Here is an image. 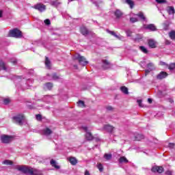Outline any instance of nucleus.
<instances>
[{"label":"nucleus","mask_w":175,"mask_h":175,"mask_svg":"<svg viewBox=\"0 0 175 175\" xmlns=\"http://www.w3.org/2000/svg\"><path fill=\"white\" fill-rule=\"evenodd\" d=\"M15 169L18 170L19 172H22V173H25V174H30V175H43L41 173H39L36 171H33V169L27 167L24 165H16Z\"/></svg>","instance_id":"obj_1"},{"label":"nucleus","mask_w":175,"mask_h":175,"mask_svg":"<svg viewBox=\"0 0 175 175\" xmlns=\"http://www.w3.org/2000/svg\"><path fill=\"white\" fill-rule=\"evenodd\" d=\"M74 59H77L80 65H82V66H85V65L88 64V62L85 59V57L80 55V54H75L74 55Z\"/></svg>","instance_id":"obj_2"},{"label":"nucleus","mask_w":175,"mask_h":175,"mask_svg":"<svg viewBox=\"0 0 175 175\" xmlns=\"http://www.w3.org/2000/svg\"><path fill=\"white\" fill-rule=\"evenodd\" d=\"M10 36L12 38H20L23 37V34H21V31L17 29H14L10 31Z\"/></svg>","instance_id":"obj_3"},{"label":"nucleus","mask_w":175,"mask_h":175,"mask_svg":"<svg viewBox=\"0 0 175 175\" xmlns=\"http://www.w3.org/2000/svg\"><path fill=\"white\" fill-rule=\"evenodd\" d=\"M14 122L18 124V125H23L24 124V121H25V117L23 115H18L16 116L13 117Z\"/></svg>","instance_id":"obj_4"},{"label":"nucleus","mask_w":175,"mask_h":175,"mask_svg":"<svg viewBox=\"0 0 175 175\" xmlns=\"http://www.w3.org/2000/svg\"><path fill=\"white\" fill-rule=\"evenodd\" d=\"M12 136H9L7 135H3L1 136V143H4L5 144H8V143H10V142H12Z\"/></svg>","instance_id":"obj_5"},{"label":"nucleus","mask_w":175,"mask_h":175,"mask_svg":"<svg viewBox=\"0 0 175 175\" xmlns=\"http://www.w3.org/2000/svg\"><path fill=\"white\" fill-rule=\"evenodd\" d=\"M83 131H85V132H86V134H85L86 140H88V141L94 140V136H92V134L91 133L88 132V127L83 126Z\"/></svg>","instance_id":"obj_6"},{"label":"nucleus","mask_w":175,"mask_h":175,"mask_svg":"<svg viewBox=\"0 0 175 175\" xmlns=\"http://www.w3.org/2000/svg\"><path fill=\"white\" fill-rule=\"evenodd\" d=\"M34 9H36L38 12H44V10H46V5L42 3H37L34 5Z\"/></svg>","instance_id":"obj_7"},{"label":"nucleus","mask_w":175,"mask_h":175,"mask_svg":"<svg viewBox=\"0 0 175 175\" xmlns=\"http://www.w3.org/2000/svg\"><path fill=\"white\" fill-rule=\"evenodd\" d=\"M107 33H109V35H111L112 36H114L115 38H116V39H118L119 40H122V39H124V37L121 35H117L116 33V32L113 31H110L109 29H107Z\"/></svg>","instance_id":"obj_8"},{"label":"nucleus","mask_w":175,"mask_h":175,"mask_svg":"<svg viewBox=\"0 0 175 175\" xmlns=\"http://www.w3.org/2000/svg\"><path fill=\"white\" fill-rule=\"evenodd\" d=\"M144 29H148V31H157V27L154 24L144 25Z\"/></svg>","instance_id":"obj_9"},{"label":"nucleus","mask_w":175,"mask_h":175,"mask_svg":"<svg viewBox=\"0 0 175 175\" xmlns=\"http://www.w3.org/2000/svg\"><path fill=\"white\" fill-rule=\"evenodd\" d=\"M104 131H106L109 133H113V131H114L115 128L114 126L110 125V124H105L103 126Z\"/></svg>","instance_id":"obj_10"},{"label":"nucleus","mask_w":175,"mask_h":175,"mask_svg":"<svg viewBox=\"0 0 175 175\" xmlns=\"http://www.w3.org/2000/svg\"><path fill=\"white\" fill-rule=\"evenodd\" d=\"M167 77V74L166 72H161L159 75L157 76V79L158 80H162V79H166Z\"/></svg>","instance_id":"obj_11"},{"label":"nucleus","mask_w":175,"mask_h":175,"mask_svg":"<svg viewBox=\"0 0 175 175\" xmlns=\"http://www.w3.org/2000/svg\"><path fill=\"white\" fill-rule=\"evenodd\" d=\"M153 173H162L163 172V167L159 166H154L152 168Z\"/></svg>","instance_id":"obj_12"},{"label":"nucleus","mask_w":175,"mask_h":175,"mask_svg":"<svg viewBox=\"0 0 175 175\" xmlns=\"http://www.w3.org/2000/svg\"><path fill=\"white\" fill-rule=\"evenodd\" d=\"M80 31H81V33H82V35H83L84 36L88 35V33H90V31H88V29H87V27L82 26L80 28Z\"/></svg>","instance_id":"obj_13"},{"label":"nucleus","mask_w":175,"mask_h":175,"mask_svg":"<svg viewBox=\"0 0 175 175\" xmlns=\"http://www.w3.org/2000/svg\"><path fill=\"white\" fill-rule=\"evenodd\" d=\"M148 46L150 49H155L157 47V42L154 40H149Z\"/></svg>","instance_id":"obj_14"},{"label":"nucleus","mask_w":175,"mask_h":175,"mask_svg":"<svg viewBox=\"0 0 175 175\" xmlns=\"http://www.w3.org/2000/svg\"><path fill=\"white\" fill-rule=\"evenodd\" d=\"M111 66V64L107 60H103V68L104 69H109Z\"/></svg>","instance_id":"obj_15"},{"label":"nucleus","mask_w":175,"mask_h":175,"mask_svg":"<svg viewBox=\"0 0 175 175\" xmlns=\"http://www.w3.org/2000/svg\"><path fill=\"white\" fill-rule=\"evenodd\" d=\"M53 133V131L51 129L49 128H46L42 130V134L44 135L45 136H49Z\"/></svg>","instance_id":"obj_16"},{"label":"nucleus","mask_w":175,"mask_h":175,"mask_svg":"<svg viewBox=\"0 0 175 175\" xmlns=\"http://www.w3.org/2000/svg\"><path fill=\"white\" fill-rule=\"evenodd\" d=\"M114 14L116 18H121V17H122V12H121L120 10H116Z\"/></svg>","instance_id":"obj_17"},{"label":"nucleus","mask_w":175,"mask_h":175,"mask_svg":"<svg viewBox=\"0 0 175 175\" xmlns=\"http://www.w3.org/2000/svg\"><path fill=\"white\" fill-rule=\"evenodd\" d=\"M50 163L53 167H55V169L58 170L60 168L59 165L57 164V161H55L54 159H51Z\"/></svg>","instance_id":"obj_18"},{"label":"nucleus","mask_w":175,"mask_h":175,"mask_svg":"<svg viewBox=\"0 0 175 175\" xmlns=\"http://www.w3.org/2000/svg\"><path fill=\"white\" fill-rule=\"evenodd\" d=\"M68 161L71 165H75L77 164V159L75 157H70L68 158Z\"/></svg>","instance_id":"obj_19"},{"label":"nucleus","mask_w":175,"mask_h":175,"mask_svg":"<svg viewBox=\"0 0 175 175\" xmlns=\"http://www.w3.org/2000/svg\"><path fill=\"white\" fill-rule=\"evenodd\" d=\"M167 12L169 14H174L175 13L174 7L173 6L167 7Z\"/></svg>","instance_id":"obj_20"},{"label":"nucleus","mask_w":175,"mask_h":175,"mask_svg":"<svg viewBox=\"0 0 175 175\" xmlns=\"http://www.w3.org/2000/svg\"><path fill=\"white\" fill-rule=\"evenodd\" d=\"M125 3H127V5H129V7L131 9H133V6H135V3L132 0H124Z\"/></svg>","instance_id":"obj_21"},{"label":"nucleus","mask_w":175,"mask_h":175,"mask_svg":"<svg viewBox=\"0 0 175 175\" xmlns=\"http://www.w3.org/2000/svg\"><path fill=\"white\" fill-rule=\"evenodd\" d=\"M45 65L48 69H50L51 68V62L49 59V57H46L45 59Z\"/></svg>","instance_id":"obj_22"},{"label":"nucleus","mask_w":175,"mask_h":175,"mask_svg":"<svg viewBox=\"0 0 175 175\" xmlns=\"http://www.w3.org/2000/svg\"><path fill=\"white\" fill-rule=\"evenodd\" d=\"M119 162H120V163H128V159H126V157H121L119 159Z\"/></svg>","instance_id":"obj_23"},{"label":"nucleus","mask_w":175,"mask_h":175,"mask_svg":"<svg viewBox=\"0 0 175 175\" xmlns=\"http://www.w3.org/2000/svg\"><path fill=\"white\" fill-rule=\"evenodd\" d=\"M137 16L142 20V21H146V16H144V14L143 12H139Z\"/></svg>","instance_id":"obj_24"},{"label":"nucleus","mask_w":175,"mask_h":175,"mask_svg":"<svg viewBox=\"0 0 175 175\" xmlns=\"http://www.w3.org/2000/svg\"><path fill=\"white\" fill-rule=\"evenodd\" d=\"M51 88H53V83H46L44 85V89L45 90H51Z\"/></svg>","instance_id":"obj_25"},{"label":"nucleus","mask_w":175,"mask_h":175,"mask_svg":"<svg viewBox=\"0 0 175 175\" xmlns=\"http://www.w3.org/2000/svg\"><path fill=\"white\" fill-rule=\"evenodd\" d=\"M142 139H144V136L142 134H138L135 136V140L140 142Z\"/></svg>","instance_id":"obj_26"},{"label":"nucleus","mask_w":175,"mask_h":175,"mask_svg":"<svg viewBox=\"0 0 175 175\" xmlns=\"http://www.w3.org/2000/svg\"><path fill=\"white\" fill-rule=\"evenodd\" d=\"M113 155H111V154H107L105 153L104 155V158L105 159H106V161H110V159H111Z\"/></svg>","instance_id":"obj_27"},{"label":"nucleus","mask_w":175,"mask_h":175,"mask_svg":"<svg viewBox=\"0 0 175 175\" xmlns=\"http://www.w3.org/2000/svg\"><path fill=\"white\" fill-rule=\"evenodd\" d=\"M0 68L2 70H6V65L2 60L0 61Z\"/></svg>","instance_id":"obj_28"},{"label":"nucleus","mask_w":175,"mask_h":175,"mask_svg":"<svg viewBox=\"0 0 175 175\" xmlns=\"http://www.w3.org/2000/svg\"><path fill=\"white\" fill-rule=\"evenodd\" d=\"M120 90H121L122 92H123V94H129L128 88H126L125 86H122V87L120 88Z\"/></svg>","instance_id":"obj_29"},{"label":"nucleus","mask_w":175,"mask_h":175,"mask_svg":"<svg viewBox=\"0 0 175 175\" xmlns=\"http://www.w3.org/2000/svg\"><path fill=\"white\" fill-rule=\"evenodd\" d=\"M51 5L52 6H58L59 5H61V3H59L58 0H55L51 2Z\"/></svg>","instance_id":"obj_30"},{"label":"nucleus","mask_w":175,"mask_h":175,"mask_svg":"<svg viewBox=\"0 0 175 175\" xmlns=\"http://www.w3.org/2000/svg\"><path fill=\"white\" fill-rule=\"evenodd\" d=\"M3 165H13V161L10 160H4L2 162Z\"/></svg>","instance_id":"obj_31"},{"label":"nucleus","mask_w":175,"mask_h":175,"mask_svg":"<svg viewBox=\"0 0 175 175\" xmlns=\"http://www.w3.org/2000/svg\"><path fill=\"white\" fill-rule=\"evenodd\" d=\"M125 32H126V36H128V37L132 36V33H133V31H132V30H131V29H126L125 31Z\"/></svg>","instance_id":"obj_32"},{"label":"nucleus","mask_w":175,"mask_h":175,"mask_svg":"<svg viewBox=\"0 0 175 175\" xmlns=\"http://www.w3.org/2000/svg\"><path fill=\"white\" fill-rule=\"evenodd\" d=\"M139 49L141 50V51H142V53H144L145 54H147V53H148V51L144 46H139Z\"/></svg>","instance_id":"obj_33"},{"label":"nucleus","mask_w":175,"mask_h":175,"mask_svg":"<svg viewBox=\"0 0 175 175\" xmlns=\"http://www.w3.org/2000/svg\"><path fill=\"white\" fill-rule=\"evenodd\" d=\"M168 69H170V70H174V69H175V63H171L168 66Z\"/></svg>","instance_id":"obj_34"},{"label":"nucleus","mask_w":175,"mask_h":175,"mask_svg":"<svg viewBox=\"0 0 175 175\" xmlns=\"http://www.w3.org/2000/svg\"><path fill=\"white\" fill-rule=\"evenodd\" d=\"M78 106L79 107H85V105L84 104V101H83V100L78 101Z\"/></svg>","instance_id":"obj_35"},{"label":"nucleus","mask_w":175,"mask_h":175,"mask_svg":"<svg viewBox=\"0 0 175 175\" xmlns=\"http://www.w3.org/2000/svg\"><path fill=\"white\" fill-rule=\"evenodd\" d=\"M130 21L131 23H137V21H139V19H137V18H135V17H131L130 18Z\"/></svg>","instance_id":"obj_36"},{"label":"nucleus","mask_w":175,"mask_h":175,"mask_svg":"<svg viewBox=\"0 0 175 175\" xmlns=\"http://www.w3.org/2000/svg\"><path fill=\"white\" fill-rule=\"evenodd\" d=\"M169 36H170V38H171L172 39H175V31H172L170 32Z\"/></svg>","instance_id":"obj_37"},{"label":"nucleus","mask_w":175,"mask_h":175,"mask_svg":"<svg viewBox=\"0 0 175 175\" xmlns=\"http://www.w3.org/2000/svg\"><path fill=\"white\" fill-rule=\"evenodd\" d=\"M3 103H4V105H9V103H10V99L4 98L3 99Z\"/></svg>","instance_id":"obj_38"},{"label":"nucleus","mask_w":175,"mask_h":175,"mask_svg":"<svg viewBox=\"0 0 175 175\" xmlns=\"http://www.w3.org/2000/svg\"><path fill=\"white\" fill-rule=\"evenodd\" d=\"M52 79H53V80H58V79H60V78H59V77L58 75H57V74H53V75H52Z\"/></svg>","instance_id":"obj_39"},{"label":"nucleus","mask_w":175,"mask_h":175,"mask_svg":"<svg viewBox=\"0 0 175 175\" xmlns=\"http://www.w3.org/2000/svg\"><path fill=\"white\" fill-rule=\"evenodd\" d=\"M97 167L100 170V172H103V165H102V164H98L97 165Z\"/></svg>","instance_id":"obj_40"},{"label":"nucleus","mask_w":175,"mask_h":175,"mask_svg":"<svg viewBox=\"0 0 175 175\" xmlns=\"http://www.w3.org/2000/svg\"><path fill=\"white\" fill-rule=\"evenodd\" d=\"M36 118L38 121H40V120H42V115L40 114L36 115Z\"/></svg>","instance_id":"obj_41"},{"label":"nucleus","mask_w":175,"mask_h":175,"mask_svg":"<svg viewBox=\"0 0 175 175\" xmlns=\"http://www.w3.org/2000/svg\"><path fill=\"white\" fill-rule=\"evenodd\" d=\"M157 3H166V0H156Z\"/></svg>","instance_id":"obj_42"},{"label":"nucleus","mask_w":175,"mask_h":175,"mask_svg":"<svg viewBox=\"0 0 175 175\" xmlns=\"http://www.w3.org/2000/svg\"><path fill=\"white\" fill-rule=\"evenodd\" d=\"M44 24H46V25H50V24H51V21L49 19H46L44 21Z\"/></svg>","instance_id":"obj_43"},{"label":"nucleus","mask_w":175,"mask_h":175,"mask_svg":"<svg viewBox=\"0 0 175 175\" xmlns=\"http://www.w3.org/2000/svg\"><path fill=\"white\" fill-rule=\"evenodd\" d=\"M137 103H138L139 107H143V104L142 103V100H137Z\"/></svg>","instance_id":"obj_44"},{"label":"nucleus","mask_w":175,"mask_h":175,"mask_svg":"<svg viewBox=\"0 0 175 175\" xmlns=\"http://www.w3.org/2000/svg\"><path fill=\"white\" fill-rule=\"evenodd\" d=\"M151 70H152V68H149L148 70H145L146 76H147L150 73V72H151Z\"/></svg>","instance_id":"obj_45"},{"label":"nucleus","mask_w":175,"mask_h":175,"mask_svg":"<svg viewBox=\"0 0 175 175\" xmlns=\"http://www.w3.org/2000/svg\"><path fill=\"white\" fill-rule=\"evenodd\" d=\"M153 64L152 63H149L148 65H147V67L149 68V69H151V68H152L153 66Z\"/></svg>","instance_id":"obj_46"},{"label":"nucleus","mask_w":175,"mask_h":175,"mask_svg":"<svg viewBox=\"0 0 175 175\" xmlns=\"http://www.w3.org/2000/svg\"><path fill=\"white\" fill-rule=\"evenodd\" d=\"M170 148H174V143H170L169 144Z\"/></svg>","instance_id":"obj_47"},{"label":"nucleus","mask_w":175,"mask_h":175,"mask_svg":"<svg viewBox=\"0 0 175 175\" xmlns=\"http://www.w3.org/2000/svg\"><path fill=\"white\" fill-rule=\"evenodd\" d=\"M165 174H167V175H172L173 174V172L168 170V171H167L165 172Z\"/></svg>","instance_id":"obj_48"},{"label":"nucleus","mask_w":175,"mask_h":175,"mask_svg":"<svg viewBox=\"0 0 175 175\" xmlns=\"http://www.w3.org/2000/svg\"><path fill=\"white\" fill-rule=\"evenodd\" d=\"M159 65H161V66H165V65H166V63L164 62H160Z\"/></svg>","instance_id":"obj_49"},{"label":"nucleus","mask_w":175,"mask_h":175,"mask_svg":"<svg viewBox=\"0 0 175 175\" xmlns=\"http://www.w3.org/2000/svg\"><path fill=\"white\" fill-rule=\"evenodd\" d=\"M148 103H152V100L151 98L148 99Z\"/></svg>","instance_id":"obj_50"},{"label":"nucleus","mask_w":175,"mask_h":175,"mask_svg":"<svg viewBox=\"0 0 175 175\" xmlns=\"http://www.w3.org/2000/svg\"><path fill=\"white\" fill-rule=\"evenodd\" d=\"M85 175H90V172H88V170H86V171L85 172Z\"/></svg>","instance_id":"obj_51"},{"label":"nucleus","mask_w":175,"mask_h":175,"mask_svg":"<svg viewBox=\"0 0 175 175\" xmlns=\"http://www.w3.org/2000/svg\"><path fill=\"white\" fill-rule=\"evenodd\" d=\"M12 62V64H14V65H16L17 64V60H14Z\"/></svg>","instance_id":"obj_52"},{"label":"nucleus","mask_w":175,"mask_h":175,"mask_svg":"<svg viewBox=\"0 0 175 175\" xmlns=\"http://www.w3.org/2000/svg\"><path fill=\"white\" fill-rule=\"evenodd\" d=\"M107 109L108 110H113V107H107Z\"/></svg>","instance_id":"obj_53"},{"label":"nucleus","mask_w":175,"mask_h":175,"mask_svg":"<svg viewBox=\"0 0 175 175\" xmlns=\"http://www.w3.org/2000/svg\"><path fill=\"white\" fill-rule=\"evenodd\" d=\"M0 17H2V11H0Z\"/></svg>","instance_id":"obj_54"},{"label":"nucleus","mask_w":175,"mask_h":175,"mask_svg":"<svg viewBox=\"0 0 175 175\" xmlns=\"http://www.w3.org/2000/svg\"><path fill=\"white\" fill-rule=\"evenodd\" d=\"M164 29L166 31V30H167V26H165V27H164Z\"/></svg>","instance_id":"obj_55"},{"label":"nucleus","mask_w":175,"mask_h":175,"mask_svg":"<svg viewBox=\"0 0 175 175\" xmlns=\"http://www.w3.org/2000/svg\"><path fill=\"white\" fill-rule=\"evenodd\" d=\"M73 1H75V0H68V2H72Z\"/></svg>","instance_id":"obj_56"},{"label":"nucleus","mask_w":175,"mask_h":175,"mask_svg":"<svg viewBox=\"0 0 175 175\" xmlns=\"http://www.w3.org/2000/svg\"><path fill=\"white\" fill-rule=\"evenodd\" d=\"M75 69H77V66H74Z\"/></svg>","instance_id":"obj_57"}]
</instances>
